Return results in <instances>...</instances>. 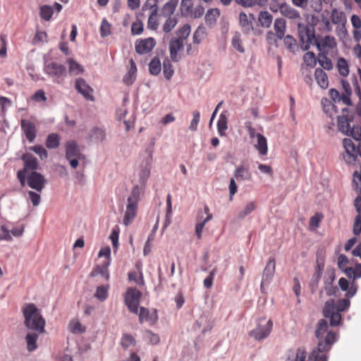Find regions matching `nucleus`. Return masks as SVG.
I'll use <instances>...</instances> for the list:
<instances>
[{"mask_svg": "<svg viewBox=\"0 0 361 361\" xmlns=\"http://www.w3.org/2000/svg\"><path fill=\"white\" fill-rule=\"evenodd\" d=\"M98 257L99 258L104 257V260L99 264L97 265V267L94 269V274H100L105 279L109 280V267L111 264V249L109 246L104 247L101 248L99 252Z\"/></svg>", "mask_w": 361, "mask_h": 361, "instance_id": "nucleus-7", "label": "nucleus"}, {"mask_svg": "<svg viewBox=\"0 0 361 361\" xmlns=\"http://www.w3.org/2000/svg\"><path fill=\"white\" fill-rule=\"evenodd\" d=\"M239 24L244 34L248 35L252 32L255 35H259L261 31L257 28H255L253 25L255 20L254 14L250 13L248 14L240 12L238 16Z\"/></svg>", "mask_w": 361, "mask_h": 361, "instance_id": "nucleus-11", "label": "nucleus"}, {"mask_svg": "<svg viewBox=\"0 0 361 361\" xmlns=\"http://www.w3.org/2000/svg\"><path fill=\"white\" fill-rule=\"evenodd\" d=\"M322 105L325 114L330 117L333 116L334 114L337 111L336 110V106L332 103V102L326 98L322 99Z\"/></svg>", "mask_w": 361, "mask_h": 361, "instance_id": "nucleus-44", "label": "nucleus"}, {"mask_svg": "<svg viewBox=\"0 0 361 361\" xmlns=\"http://www.w3.org/2000/svg\"><path fill=\"white\" fill-rule=\"evenodd\" d=\"M177 6V1L176 0H171L168 2H166L162 8V13L165 16H170L171 15L176 8Z\"/></svg>", "mask_w": 361, "mask_h": 361, "instance_id": "nucleus-58", "label": "nucleus"}, {"mask_svg": "<svg viewBox=\"0 0 361 361\" xmlns=\"http://www.w3.org/2000/svg\"><path fill=\"white\" fill-rule=\"evenodd\" d=\"M69 330L73 334H81L85 331V327L78 319H73L69 324Z\"/></svg>", "mask_w": 361, "mask_h": 361, "instance_id": "nucleus-52", "label": "nucleus"}, {"mask_svg": "<svg viewBox=\"0 0 361 361\" xmlns=\"http://www.w3.org/2000/svg\"><path fill=\"white\" fill-rule=\"evenodd\" d=\"M213 216L212 214H208L207 216L202 221L196 224L195 233L198 239L202 237V232L207 222L212 219Z\"/></svg>", "mask_w": 361, "mask_h": 361, "instance_id": "nucleus-62", "label": "nucleus"}, {"mask_svg": "<svg viewBox=\"0 0 361 361\" xmlns=\"http://www.w3.org/2000/svg\"><path fill=\"white\" fill-rule=\"evenodd\" d=\"M256 138L257 143L254 145L255 148L258 151L259 155H267L268 152L267 138L260 133L256 135Z\"/></svg>", "mask_w": 361, "mask_h": 361, "instance_id": "nucleus-28", "label": "nucleus"}, {"mask_svg": "<svg viewBox=\"0 0 361 361\" xmlns=\"http://www.w3.org/2000/svg\"><path fill=\"white\" fill-rule=\"evenodd\" d=\"M276 269L275 259L273 257L269 259V262L267 264L262 276V280L261 283V289L262 290L264 284L269 283L271 279L273 277Z\"/></svg>", "mask_w": 361, "mask_h": 361, "instance_id": "nucleus-24", "label": "nucleus"}, {"mask_svg": "<svg viewBox=\"0 0 361 361\" xmlns=\"http://www.w3.org/2000/svg\"><path fill=\"white\" fill-rule=\"evenodd\" d=\"M177 20L176 18L169 17L163 25V31L166 33L171 32L176 25Z\"/></svg>", "mask_w": 361, "mask_h": 361, "instance_id": "nucleus-64", "label": "nucleus"}, {"mask_svg": "<svg viewBox=\"0 0 361 361\" xmlns=\"http://www.w3.org/2000/svg\"><path fill=\"white\" fill-rule=\"evenodd\" d=\"M26 180L28 186L37 192H41L46 183V179L44 176L37 171L27 173Z\"/></svg>", "mask_w": 361, "mask_h": 361, "instance_id": "nucleus-15", "label": "nucleus"}, {"mask_svg": "<svg viewBox=\"0 0 361 361\" xmlns=\"http://www.w3.org/2000/svg\"><path fill=\"white\" fill-rule=\"evenodd\" d=\"M256 209L255 202L251 201L248 202L238 214V218L243 219Z\"/></svg>", "mask_w": 361, "mask_h": 361, "instance_id": "nucleus-48", "label": "nucleus"}, {"mask_svg": "<svg viewBox=\"0 0 361 361\" xmlns=\"http://www.w3.org/2000/svg\"><path fill=\"white\" fill-rule=\"evenodd\" d=\"M342 87L344 90V92L342 94L336 89H331L329 90V93L331 99L334 103L342 102L346 106H352L350 100L352 90L350 84L345 80H342Z\"/></svg>", "mask_w": 361, "mask_h": 361, "instance_id": "nucleus-10", "label": "nucleus"}, {"mask_svg": "<svg viewBox=\"0 0 361 361\" xmlns=\"http://www.w3.org/2000/svg\"><path fill=\"white\" fill-rule=\"evenodd\" d=\"M283 44L286 48L291 53L294 54L298 50V45L296 39L290 35L284 36L283 38Z\"/></svg>", "mask_w": 361, "mask_h": 361, "instance_id": "nucleus-38", "label": "nucleus"}, {"mask_svg": "<svg viewBox=\"0 0 361 361\" xmlns=\"http://www.w3.org/2000/svg\"><path fill=\"white\" fill-rule=\"evenodd\" d=\"M231 44L233 47L240 53H244L245 49L243 46L240 33L235 32L231 39Z\"/></svg>", "mask_w": 361, "mask_h": 361, "instance_id": "nucleus-47", "label": "nucleus"}, {"mask_svg": "<svg viewBox=\"0 0 361 361\" xmlns=\"http://www.w3.org/2000/svg\"><path fill=\"white\" fill-rule=\"evenodd\" d=\"M75 87L86 99L93 101V90L90 87L82 78H78L75 80Z\"/></svg>", "mask_w": 361, "mask_h": 361, "instance_id": "nucleus-20", "label": "nucleus"}, {"mask_svg": "<svg viewBox=\"0 0 361 361\" xmlns=\"http://www.w3.org/2000/svg\"><path fill=\"white\" fill-rule=\"evenodd\" d=\"M343 145L345 152L343 154L344 161L348 164H353L356 161L357 146L350 138H345L343 140Z\"/></svg>", "mask_w": 361, "mask_h": 361, "instance_id": "nucleus-16", "label": "nucleus"}, {"mask_svg": "<svg viewBox=\"0 0 361 361\" xmlns=\"http://www.w3.org/2000/svg\"><path fill=\"white\" fill-rule=\"evenodd\" d=\"M329 11H326L320 15L319 23L320 30L326 32H331L333 30L331 17L329 16Z\"/></svg>", "mask_w": 361, "mask_h": 361, "instance_id": "nucleus-33", "label": "nucleus"}, {"mask_svg": "<svg viewBox=\"0 0 361 361\" xmlns=\"http://www.w3.org/2000/svg\"><path fill=\"white\" fill-rule=\"evenodd\" d=\"M40 334H38L37 331L34 332H30L28 333L25 336V341L27 343V350L30 352H32L37 349V340L39 337V335Z\"/></svg>", "mask_w": 361, "mask_h": 361, "instance_id": "nucleus-34", "label": "nucleus"}, {"mask_svg": "<svg viewBox=\"0 0 361 361\" xmlns=\"http://www.w3.org/2000/svg\"><path fill=\"white\" fill-rule=\"evenodd\" d=\"M220 16L219 10L217 8H211L207 11L205 15V22L209 27L215 25L217 18Z\"/></svg>", "mask_w": 361, "mask_h": 361, "instance_id": "nucleus-39", "label": "nucleus"}, {"mask_svg": "<svg viewBox=\"0 0 361 361\" xmlns=\"http://www.w3.org/2000/svg\"><path fill=\"white\" fill-rule=\"evenodd\" d=\"M336 68L338 69V71L339 74L343 77H346L349 74V65L348 61L340 57L337 60L336 62Z\"/></svg>", "mask_w": 361, "mask_h": 361, "instance_id": "nucleus-42", "label": "nucleus"}, {"mask_svg": "<svg viewBox=\"0 0 361 361\" xmlns=\"http://www.w3.org/2000/svg\"><path fill=\"white\" fill-rule=\"evenodd\" d=\"M354 116L352 111L347 108L342 109V115L338 116V128L343 133L349 131V126L353 122Z\"/></svg>", "mask_w": 361, "mask_h": 361, "instance_id": "nucleus-17", "label": "nucleus"}, {"mask_svg": "<svg viewBox=\"0 0 361 361\" xmlns=\"http://www.w3.org/2000/svg\"><path fill=\"white\" fill-rule=\"evenodd\" d=\"M273 17L268 11H261L258 15V21L263 27L268 28L271 26Z\"/></svg>", "mask_w": 361, "mask_h": 361, "instance_id": "nucleus-40", "label": "nucleus"}, {"mask_svg": "<svg viewBox=\"0 0 361 361\" xmlns=\"http://www.w3.org/2000/svg\"><path fill=\"white\" fill-rule=\"evenodd\" d=\"M60 145V137L56 133H51L47 136L46 147L49 149H56Z\"/></svg>", "mask_w": 361, "mask_h": 361, "instance_id": "nucleus-46", "label": "nucleus"}, {"mask_svg": "<svg viewBox=\"0 0 361 361\" xmlns=\"http://www.w3.org/2000/svg\"><path fill=\"white\" fill-rule=\"evenodd\" d=\"M66 63L68 65V73L70 75H77L84 72L83 67L73 59H68Z\"/></svg>", "mask_w": 361, "mask_h": 361, "instance_id": "nucleus-35", "label": "nucleus"}, {"mask_svg": "<svg viewBox=\"0 0 361 361\" xmlns=\"http://www.w3.org/2000/svg\"><path fill=\"white\" fill-rule=\"evenodd\" d=\"M156 42L153 37L137 40L135 42V51L139 54H145L150 52L155 47Z\"/></svg>", "mask_w": 361, "mask_h": 361, "instance_id": "nucleus-18", "label": "nucleus"}, {"mask_svg": "<svg viewBox=\"0 0 361 361\" xmlns=\"http://www.w3.org/2000/svg\"><path fill=\"white\" fill-rule=\"evenodd\" d=\"M140 200V188L138 185H135L127 199V206L123 219V224L125 226H129L135 220L137 214Z\"/></svg>", "mask_w": 361, "mask_h": 361, "instance_id": "nucleus-4", "label": "nucleus"}, {"mask_svg": "<svg viewBox=\"0 0 361 361\" xmlns=\"http://www.w3.org/2000/svg\"><path fill=\"white\" fill-rule=\"evenodd\" d=\"M327 53L319 54L318 63L322 67V69L330 71L333 68L334 66L330 59L328 58Z\"/></svg>", "mask_w": 361, "mask_h": 361, "instance_id": "nucleus-43", "label": "nucleus"}, {"mask_svg": "<svg viewBox=\"0 0 361 361\" xmlns=\"http://www.w3.org/2000/svg\"><path fill=\"white\" fill-rule=\"evenodd\" d=\"M315 336L318 339L317 346L309 355L308 361H327L326 353L336 341L337 335L335 332L329 331L326 320L321 319L315 330Z\"/></svg>", "mask_w": 361, "mask_h": 361, "instance_id": "nucleus-1", "label": "nucleus"}, {"mask_svg": "<svg viewBox=\"0 0 361 361\" xmlns=\"http://www.w3.org/2000/svg\"><path fill=\"white\" fill-rule=\"evenodd\" d=\"M183 12L191 17L195 18H197L201 17L204 13V8L202 6H197L195 8H193L192 4L190 3V8L187 9V7H182Z\"/></svg>", "mask_w": 361, "mask_h": 361, "instance_id": "nucleus-37", "label": "nucleus"}, {"mask_svg": "<svg viewBox=\"0 0 361 361\" xmlns=\"http://www.w3.org/2000/svg\"><path fill=\"white\" fill-rule=\"evenodd\" d=\"M274 29L277 39H282L286 30V20L282 18H276L274 23Z\"/></svg>", "mask_w": 361, "mask_h": 361, "instance_id": "nucleus-29", "label": "nucleus"}, {"mask_svg": "<svg viewBox=\"0 0 361 361\" xmlns=\"http://www.w3.org/2000/svg\"><path fill=\"white\" fill-rule=\"evenodd\" d=\"M135 343L134 337L128 334H124L121 340V345L124 349H127L131 345H135Z\"/></svg>", "mask_w": 361, "mask_h": 361, "instance_id": "nucleus-56", "label": "nucleus"}, {"mask_svg": "<svg viewBox=\"0 0 361 361\" xmlns=\"http://www.w3.org/2000/svg\"><path fill=\"white\" fill-rule=\"evenodd\" d=\"M106 138L105 130L100 127L92 128L89 133V139L91 142L99 143L103 142Z\"/></svg>", "mask_w": 361, "mask_h": 361, "instance_id": "nucleus-27", "label": "nucleus"}, {"mask_svg": "<svg viewBox=\"0 0 361 361\" xmlns=\"http://www.w3.org/2000/svg\"><path fill=\"white\" fill-rule=\"evenodd\" d=\"M54 8H55L58 13H59L62 9V6L59 3H54V6H51L49 5H44L40 6L39 8V16L40 17L47 21H49L54 13Z\"/></svg>", "mask_w": 361, "mask_h": 361, "instance_id": "nucleus-25", "label": "nucleus"}, {"mask_svg": "<svg viewBox=\"0 0 361 361\" xmlns=\"http://www.w3.org/2000/svg\"><path fill=\"white\" fill-rule=\"evenodd\" d=\"M25 326L30 330L38 334L45 332L46 321L42 315L41 310L34 303L25 304L22 307Z\"/></svg>", "mask_w": 361, "mask_h": 361, "instance_id": "nucleus-2", "label": "nucleus"}, {"mask_svg": "<svg viewBox=\"0 0 361 361\" xmlns=\"http://www.w3.org/2000/svg\"><path fill=\"white\" fill-rule=\"evenodd\" d=\"M143 11H149V16L147 20V27L152 30H156L159 27L158 23V8L155 3V0H147L142 6Z\"/></svg>", "mask_w": 361, "mask_h": 361, "instance_id": "nucleus-13", "label": "nucleus"}, {"mask_svg": "<svg viewBox=\"0 0 361 361\" xmlns=\"http://www.w3.org/2000/svg\"><path fill=\"white\" fill-rule=\"evenodd\" d=\"M109 286H99L97 288L94 296L100 301H104L108 298V290Z\"/></svg>", "mask_w": 361, "mask_h": 361, "instance_id": "nucleus-49", "label": "nucleus"}, {"mask_svg": "<svg viewBox=\"0 0 361 361\" xmlns=\"http://www.w3.org/2000/svg\"><path fill=\"white\" fill-rule=\"evenodd\" d=\"M183 48V41L177 38H172L169 42L170 57L173 61L177 62L180 59L178 52Z\"/></svg>", "mask_w": 361, "mask_h": 361, "instance_id": "nucleus-22", "label": "nucleus"}, {"mask_svg": "<svg viewBox=\"0 0 361 361\" xmlns=\"http://www.w3.org/2000/svg\"><path fill=\"white\" fill-rule=\"evenodd\" d=\"M234 176L237 180H250L252 178L249 169L244 166H238L234 171Z\"/></svg>", "mask_w": 361, "mask_h": 361, "instance_id": "nucleus-36", "label": "nucleus"}, {"mask_svg": "<svg viewBox=\"0 0 361 361\" xmlns=\"http://www.w3.org/2000/svg\"><path fill=\"white\" fill-rule=\"evenodd\" d=\"M190 33V26L188 24L183 25L181 27H180L176 34L178 37V39H181L184 41L188 38Z\"/></svg>", "mask_w": 361, "mask_h": 361, "instance_id": "nucleus-61", "label": "nucleus"}, {"mask_svg": "<svg viewBox=\"0 0 361 361\" xmlns=\"http://www.w3.org/2000/svg\"><path fill=\"white\" fill-rule=\"evenodd\" d=\"M298 27L299 36L303 43V49L307 50L310 47V45L314 44L317 38L314 27L312 25H304L300 23H298Z\"/></svg>", "mask_w": 361, "mask_h": 361, "instance_id": "nucleus-9", "label": "nucleus"}, {"mask_svg": "<svg viewBox=\"0 0 361 361\" xmlns=\"http://www.w3.org/2000/svg\"><path fill=\"white\" fill-rule=\"evenodd\" d=\"M136 267L137 269V271H130L128 273V279L130 281H134L139 286H143L145 282L140 267L138 264H137Z\"/></svg>", "mask_w": 361, "mask_h": 361, "instance_id": "nucleus-41", "label": "nucleus"}, {"mask_svg": "<svg viewBox=\"0 0 361 361\" xmlns=\"http://www.w3.org/2000/svg\"><path fill=\"white\" fill-rule=\"evenodd\" d=\"M44 71L47 75L53 78L57 83L63 82L64 77L66 75V67L57 62H47Z\"/></svg>", "mask_w": 361, "mask_h": 361, "instance_id": "nucleus-8", "label": "nucleus"}, {"mask_svg": "<svg viewBox=\"0 0 361 361\" xmlns=\"http://www.w3.org/2000/svg\"><path fill=\"white\" fill-rule=\"evenodd\" d=\"M22 160L24 162V168L19 170L17 173V177L21 186H25L26 182V175L29 171H35L38 168V161L32 154L25 153L22 156Z\"/></svg>", "mask_w": 361, "mask_h": 361, "instance_id": "nucleus-5", "label": "nucleus"}, {"mask_svg": "<svg viewBox=\"0 0 361 361\" xmlns=\"http://www.w3.org/2000/svg\"><path fill=\"white\" fill-rule=\"evenodd\" d=\"M303 61L307 66L311 68L315 66L318 61L316 59L315 54L312 51H307L304 54Z\"/></svg>", "mask_w": 361, "mask_h": 361, "instance_id": "nucleus-59", "label": "nucleus"}, {"mask_svg": "<svg viewBox=\"0 0 361 361\" xmlns=\"http://www.w3.org/2000/svg\"><path fill=\"white\" fill-rule=\"evenodd\" d=\"M163 73L167 80H170L173 75V66L169 59H165L163 62Z\"/></svg>", "mask_w": 361, "mask_h": 361, "instance_id": "nucleus-53", "label": "nucleus"}, {"mask_svg": "<svg viewBox=\"0 0 361 361\" xmlns=\"http://www.w3.org/2000/svg\"><path fill=\"white\" fill-rule=\"evenodd\" d=\"M30 150L33 151L39 155V158L43 160L47 158V151L42 145H35L29 148Z\"/></svg>", "mask_w": 361, "mask_h": 361, "instance_id": "nucleus-63", "label": "nucleus"}, {"mask_svg": "<svg viewBox=\"0 0 361 361\" xmlns=\"http://www.w3.org/2000/svg\"><path fill=\"white\" fill-rule=\"evenodd\" d=\"M314 78L318 85L322 89H326L329 86V78L326 73L322 68H316Z\"/></svg>", "mask_w": 361, "mask_h": 361, "instance_id": "nucleus-32", "label": "nucleus"}, {"mask_svg": "<svg viewBox=\"0 0 361 361\" xmlns=\"http://www.w3.org/2000/svg\"><path fill=\"white\" fill-rule=\"evenodd\" d=\"M344 134L351 136L354 138L357 142L361 140V127L359 126L351 125L349 126V131L345 133Z\"/></svg>", "mask_w": 361, "mask_h": 361, "instance_id": "nucleus-54", "label": "nucleus"}, {"mask_svg": "<svg viewBox=\"0 0 361 361\" xmlns=\"http://www.w3.org/2000/svg\"><path fill=\"white\" fill-rule=\"evenodd\" d=\"M142 293L135 288H128L126 290L124 299L128 310L134 313H138V306Z\"/></svg>", "mask_w": 361, "mask_h": 361, "instance_id": "nucleus-12", "label": "nucleus"}, {"mask_svg": "<svg viewBox=\"0 0 361 361\" xmlns=\"http://www.w3.org/2000/svg\"><path fill=\"white\" fill-rule=\"evenodd\" d=\"M111 24L107 21L106 19L104 18L102 21L99 32L102 37H106L111 34Z\"/></svg>", "mask_w": 361, "mask_h": 361, "instance_id": "nucleus-60", "label": "nucleus"}, {"mask_svg": "<svg viewBox=\"0 0 361 361\" xmlns=\"http://www.w3.org/2000/svg\"><path fill=\"white\" fill-rule=\"evenodd\" d=\"M314 44L321 52L320 54H329L330 50L335 49L337 46L336 38L330 35H317Z\"/></svg>", "mask_w": 361, "mask_h": 361, "instance_id": "nucleus-14", "label": "nucleus"}, {"mask_svg": "<svg viewBox=\"0 0 361 361\" xmlns=\"http://www.w3.org/2000/svg\"><path fill=\"white\" fill-rule=\"evenodd\" d=\"M279 11L283 17L294 20L297 23H300L302 19L300 12L286 4L279 6Z\"/></svg>", "mask_w": 361, "mask_h": 361, "instance_id": "nucleus-19", "label": "nucleus"}, {"mask_svg": "<svg viewBox=\"0 0 361 361\" xmlns=\"http://www.w3.org/2000/svg\"><path fill=\"white\" fill-rule=\"evenodd\" d=\"M217 129L220 135H224L227 129V117L225 114H221L217 122Z\"/></svg>", "mask_w": 361, "mask_h": 361, "instance_id": "nucleus-55", "label": "nucleus"}, {"mask_svg": "<svg viewBox=\"0 0 361 361\" xmlns=\"http://www.w3.org/2000/svg\"><path fill=\"white\" fill-rule=\"evenodd\" d=\"M330 17L332 24L343 25L346 23V17L344 12L336 8L331 10Z\"/></svg>", "mask_w": 361, "mask_h": 361, "instance_id": "nucleus-30", "label": "nucleus"}, {"mask_svg": "<svg viewBox=\"0 0 361 361\" xmlns=\"http://www.w3.org/2000/svg\"><path fill=\"white\" fill-rule=\"evenodd\" d=\"M130 66L128 73L124 75L123 81L127 85H132L136 78L137 67L133 59L130 60Z\"/></svg>", "mask_w": 361, "mask_h": 361, "instance_id": "nucleus-31", "label": "nucleus"}, {"mask_svg": "<svg viewBox=\"0 0 361 361\" xmlns=\"http://www.w3.org/2000/svg\"><path fill=\"white\" fill-rule=\"evenodd\" d=\"M272 327L273 322L271 319L267 320L266 318H260L256 328L249 332V336L256 341L263 340L270 334Z\"/></svg>", "mask_w": 361, "mask_h": 361, "instance_id": "nucleus-6", "label": "nucleus"}, {"mask_svg": "<svg viewBox=\"0 0 361 361\" xmlns=\"http://www.w3.org/2000/svg\"><path fill=\"white\" fill-rule=\"evenodd\" d=\"M158 319L157 311H154L152 314L149 313L148 309L145 307H140L139 312V320L140 323L149 322L151 324H154Z\"/></svg>", "mask_w": 361, "mask_h": 361, "instance_id": "nucleus-26", "label": "nucleus"}, {"mask_svg": "<svg viewBox=\"0 0 361 361\" xmlns=\"http://www.w3.org/2000/svg\"><path fill=\"white\" fill-rule=\"evenodd\" d=\"M343 272L348 278L352 279L353 281L350 283L345 278H341L338 281V285L342 290L346 291L345 297L348 298H353L356 294L358 288L355 280L361 278V264L357 263L354 267H349L345 269Z\"/></svg>", "mask_w": 361, "mask_h": 361, "instance_id": "nucleus-3", "label": "nucleus"}, {"mask_svg": "<svg viewBox=\"0 0 361 361\" xmlns=\"http://www.w3.org/2000/svg\"><path fill=\"white\" fill-rule=\"evenodd\" d=\"M150 176V168L145 166L141 168L139 173V182L141 186L145 187Z\"/></svg>", "mask_w": 361, "mask_h": 361, "instance_id": "nucleus-51", "label": "nucleus"}, {"mask_svg": "<svg viewBox=\"0 0 361 361\" xmlns=\"http://www.w3.org/2000/svg\"><path fill=\"white\" fill-rule=\"evenodd\" d=\"M161 62L158 57H154L149 64V70L152 75H157L161 72Z\"/></svg>", "mask_w": 361, "mask_h": 361, "instance_id": "nucleus-50", "label": "nucleus"}, {"mask_svg": "<svg viewBox=\"0 0 361 361\" xmlns=\"http://www.w3.org/2000/svg\"><path fill=\"white\" fill-rule=\"evenodd\" d=\"M66 158L71 159L73 157L85 159V156L80 152L78 145L74 140H69L65 145Z\"/></svg>", "mask_w": 361, "mask_h": 361, "instance_id": "nucleus-23", "label": "nucleus"}, {"mask_svg": "<svg viewBox=\"0 0 361 361\" xmlns=\"http://www.w3.org/2000/svg\"><path fill=\"white\" fill-rule=\"evenodd\" d=\"M336 311V304L334 300H329L326 302L323 308V314L325 317L328 318L330 314H332Z\"/></svg>", "mask_w": 361, "mask_h": 361, "instance_id": "nucleus-57", "label": "nucleus"}, {"mask_svg": "<svg viewBox=\"0 0 361 361\" xmlns=\"http://www.w3.org/2000/svg\"><path fill=\"white\" fill-rule=\"evenodd\" d=\"M21 128L30 142H32L36 137V126L30 120L23 119L20 123Z\"/></svg>", "mask_w": 361, "mask_h": 361, "instance_id": "nucleus-21", "label": "nucleus"}, {"mask_svg": "<svg viewBox=\"0 0 361 361\" xmlns=\"http://www.w3.org/2000/svg\"><path fill=\"white\" fill-rule=\"evenodd\" d=\"M207 35L206 28L203 25H200L193 34V42L197 44H200Z\"/></svg>", "mask_w": 361, "mask_h": 361, "instance_id": "nucleus-45", "label": "nucleus"}]
</instances>
